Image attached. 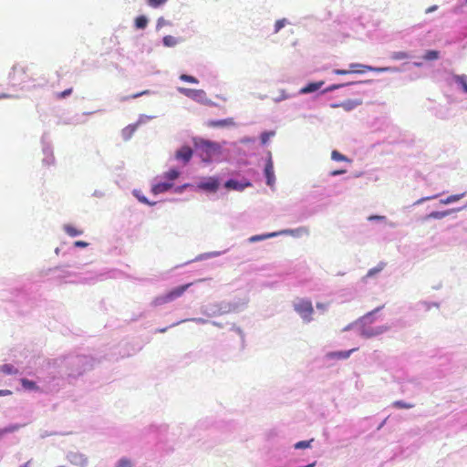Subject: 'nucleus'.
<instances>
[{
    "mask_svg": "<svg viewBox=\"0 0 467 467\" xmlns=\"http://www.w3.org/2000/svg\"><path fill=\"white\" fill-rule=\"evenodd\" d=\"M95 366L88 355L69 354L48 361V373L43 379L47 390H57L65 381L72 384Z\"/></svg>",
    "mask_w": 467,
    "mask_h": 467,
    "instance_id": "1",
    "label": "nucleus"
},
{
    "mask_svg": "<svg viewBox=\"0 0 467 467\" xmlns=\"http://www.w3.org/2000/svg\"><path fill=\"white\" fill-rule=\"evenodd\" d=\"M172 188H173V183L172 182H168V181H166V182H160L152 184V186H151V192L153 194L157 195V194H160V193L167 192H169Z\"/></svg>",
    "mask_w": 467,
    "mask_h": 467,
    "instance_id": "19",
    "label": "nucleus"
},
{
    "mask_svg": "<svg viewBox=\"0 0 467 467\" xmlns=\"http://www.w3.org/2000/svg\"><path fill=\"white\" fill-rule=\"evenodd\" d=\"M171 25V23L165 20L163 17H159L156 24V30L159 31L162 26Z\"/></svg>",
    "mask_w": 467,
    "mask_h": 467,
    "instance_id": "53",
    "label": "nucleus"
},
{
    "mask_svg": "<svg viewBox=\"0 0 467 467\" xmlns=\"http://www.w3.org/2000/svg\"><path fill=\"white\" fill-rule=\"evenodd\" d=\"M193 151L188 145H184L178 149L175 152V159L182 161L183 164H187L192 158Z\"/></svg>",
    "mask_w": 467,
    "mask_h": 467,
    "instance_id": "13",
    "label": "nucleus"
},
{
    "mask_svg": "<svg viewBox=\"0 0 467 467\" xmlns=\"http://www.w3.org/2000/svg\"><path fill=\"white\" fill-rule=\"evenodd\" d=\"M168 0H148V5L151 7L157 8L164 5Z\"/></svg>",
    "mask_w": 467,
    "mask_h": 467,
    "instance_id": "50",
    "label": "nucleus"
},
{
    "mask_svg": "<svg viewBox=\"0 0 467 467\" xmlns=\"http://www.w3.org/2000/svg\"><path fill=\"white\" fill-rule=\"evenodd\" d=\"M92 196L96 198H103L105 193L102 191L95 190L92 193Z\"/></svg>",
    "mask_w": 467,
    "mask_h": 467,
    "instance_id": "62",
    "label": "nucleus"
},
{
    "mask_svg": "<svg viewBox=\"0 0 467 467\" xmlns=\"http://www.w3.org/2000/svg\"><path fill=\"white\" fill-rule=\"evenodd\" d=\"M200 312L207 317H214L221 316L217 302L202 305L200 307Z\"/></svg>",
    "mask_w": 467,
    "mask_h": 467,
    "instance_id": "16",
    "label": "nucleus"
},
{
    "mask_svg": "<svg viewBox=\"0 0 467 467\" xmlns=\"http://www.w3.org/2000/svg\"><path fill=\"white\" fill-rule=\"evenodd\" d=\"M369 82H371V80L365 81L364 83H369ZM361 83H362L361 81H357V82H348V83H344V84H332V85L327 87L326 88H324L323 90H321L320 93L327 94L328 92H333V91L339 89L346 86L358 85V84H361Z\"/></svg>",
    "mask_w": 467,
    "mask_h": 467,
    "instance_id": "24",
    "label": "nucleus"
},
{
    "mask_svg": "<svg viewBox=\"0 0 467 467\" xmlns=\"http://www.w3.org/2000/svg\"><path fill=\"white\" fill-rule=\"evenodd\" d=\"M180 175V171L178 169L172 168L163 174V178L166 179L168 182H172L173 181L178 179Z\"/></svg>",
    "mask_w": 467,
    "mask_h": 467,
    "instance_id": "33",
    "label": "nucleus"
},
{
    "mask_svg": "<svg viewBox=\"0 0 467 467\" xmlns=\"http://www.w3.org/2000/svg\"><path fill=\"white\" fill-rule=\"evenodd\" d=\"M276 236H277L276 235V232L262 234H255V235L251 236L248 239V242L253 244V243H256V242H260V241H265V240H267V239H270V238H273V237H276Z\"/></svg>",
    "mask_w": 467,
    "mask_h": 467,
    "instance_id": "27",
    "label": "nucleus"
},
{
    "mask_svg": "<svg viewBox=\"0 0 467 467\" xmlns=\"http://www.w3.org/2000/svg\"><path fill=\"white\" fill-rule=\"evenodd\" d=\"M422 304L426 306L427 310H430L431 306L439 307V304L438 303L422 302Z\"/></svg>",
    "mask_w": 467,
    "mask_h": 467,
    "instance_id": "63",
    "label": "nucleus"
},
{
    "mask_svg": "<svg viewBox=\"0 0 467 467\" xmlns=\"http://www.w3.org/2000/svg\"><path fill=\"white\" fill-rule=\"evenodd\" d=\"M42 150L44 154L43 163L45 165H50L54 163L55 158L53 156V151L50 143L47 141V134L45 133L42 136Z\"/></svg>",
    "mask_w": 467,
    "mask_h": 467,
    "instance_id": "9",
    "label": "nucleus"
},
{
    "mask_svg": "<svg viewBox=\"0 0 467 467\" xmlns=\"http://www.w3.org/2000/svg\"><path fill=\"white\" fill-rule=\"evenodd\" d=\"M252 186V183L247 181H238L236 179H229L224 182V187L227 190H233V191H244L245 188Z\"/></svg>",
    "mask_w": 467,
    "mask_h": 467,
    "instance_id": "12",
    "label": "nucleus"
},
{
    "mask_svg": "<svg viewBox=\"0 0 467 467\" xmlns=\"http://www.w3.org/2000/svg\"><path fill=\"white\" fill-rule=\"evenodd\" d=\"M386 266V263L380 262L379 265L371 269H369L365 276V278H370L375 276L377 274L380 273Z\"/></svg>",
    "mask_w": 467,
    "mask_h": 467,
    "instance_id": "34",
    "label": "nucleus"
},
{
    "mask_svg": "<svg viewBox=\"0 0 467 467\" xmlns=\"http://www.w3.org/2000/svg\"><path fill=\"white\" fill-rule=\"evenodd\" d=\"M184 322H193V323H196V324H199V325H204V324L210 323V320L202 318V317L186 318V319L180 320V321H178L176 323H173L169 327H175L177 325H180L182 323H184Z\"/></svg>",
    "mask_w": 467,
    "mask_h": 467,
    "instance_id": "29",
    "label": "nucleus"
},
{
    "mask_svg": "<svg viewBox=\"0 0 467 467\" xmlns=\"http://www.w3.org/2000/svg\"><path fill=\"white\" fill-rule=\"evenodd\" d=\"M454 82L460 85L462 90L467 93V76L466 75H453Z\"/></svg>",
    "mask_w": 467,
    "mask_h": 467,
    "instance_id": "31",
    "label": "nucleus"
},
{
    "mask_svg": "<svg viewBox=\"0 0 467 467\" xmlns=\"http://www.w3.org/2000/svg\"><path fill=\"white\" fill-rule=\"evenodd\" d=\"M346 172V170H334L330 172V176L336 177L341 174H344Z\"/></svg>",
    "mask_w": 467,
    "mask_h": 467,
    "instance_id": "61",
    "label": "nucleus"
},
{
    "mask_svg": "<svg viewBox=\"0 0 467 467\" xmlns=\"http://www.w3.org/2000/svg\"><path fill=\"white\" fill-rule=\"evenodd\" d=\"M436 197H437V195L428 196V197H422V198H420V199L417 200V201L413 203V205H414V206H415V205H420V204L423 203L424 202L429 201V200L435 199Z\"/></svg>",
    "mask_w": 467,
    "mask_h": 467,
    "instance_id": "57",
    "label": "nucleus"
},
{
    "mask_svg": "<svg viewBox=\"0 0 467 467\" xmlns=\"http://www.w3.org/2000/svg\"><path fill=\"white\" fill-rule=\"evenodd\" d=\"M362 104L361 99H347L341 103H332L330 104V107L333 109L336 108H343L346 111H351L355 109L357 107L360 106Z\"/></svg>",
    "mask_w": 467,
    "mask_h": 467,
    "instance_id": "17",
    "label": "nucleus"
},
{
    "mask_svg": "<svg viewBox=\"0 0 467 467\" xmlns=\"http://www.w3.org/2000/svg\"><path fill=\"white\" fill-rule=\"evenodd\" d=\"M360 70L334 69L333 73L337 75H348L350 73H362Z\"/></svg>",
    "mask_w": 467,
    "mask_h": 467,
    "instance_id": "51",
    "label": "nucleus"
},
{
    "mask_svg": "<svg viewBox=\"0 0 467 467\" xmlns=\"http://www.w3.org/2000/svg\"><path fill=\"white\" fill-rule=\"evenodd\" d=\"M132 195L141 203L147 204L149 206H154L156 202H150L140 190L134 189L132 191Z\"/></svg>",
    "mask_w": 467,
    "mask_h": 467,
    "instance_id": "26",
    "label": "nucleus"
},
{
    "mask_svg": "<svg viewBox=\"0 0 467 467\" xmlns=\"http://www.w3.org/2000/svg\"><path fill=\"white\" fill-rule=\"evenodd\" d=\"M230 330L234 331L237 335H239L243 341L244 340L245 335H244V332L243 331V329L240 327L236 326L235 324H232Z\"/></svg>",
    "mask_w": 467,
    "mask_h": 467,
    "instance_id": "49",
    "label": "nucleus"
},
{
    "mask_svg": "<svg viewBox=\"0 0 467 467\" xmlns=\"http://www.w3.org/2000/svg\"><path fill=\"white\" fill-rule=\"evenodd\" d=\"M314 441V439L309 441H300L294 444V448L296 450H304L311 447V443Z\"/></svg>",
    "mask_w": 467,
    "mask_h": 467,
    "instance_id": "42",
    "label": "nucleus"
},
{
    "mask_svg": "<svg viewBox=\"0 0 467 467\" xmlns=\"http://www.w3.org/2000/svg\"><path fill=\"white\" fill-rule=\"evenodd\" d=\"M192 187L190 183H184L182 185L174 188L175 193H182L187 188Z\"/></svg>",
    "mask_w": 467,
    "mask_h": 467,
    "instance_id": "55",
    "label": "nucleus"
},
{
    "mask_svg": "<svg viewBox=\"0 0 467 467\" xmlns=\"http://www.w3.org/2000/svg\"><path fill=\"white\" fill-rule=\"evenodd\" d=\"M279 92H280V95L278 97L273 99V100L275 103H279L283 100H285V99H291L294 97V95L286 93L285 89H281Z\"/></svg>",
    "mask_w": 467,
    "mask_h": 467,
    "instance_id": "44",
    "label": "nucleus"
},
{
    "mask_svg": "<svg viewBox=\"0 0 467 467\" xmlns=\"http://www.w3.org/2000/svg\"><path fill=\"white\" fill-rule=\"evenodd\" d=\"M180 79L182 81L192 83V84H198L199 83V80L195 77L188 75V74H182L180 76Z\"/></svg>",
    "mask_w": 467,
    "mask_h": 467,
    "instance_id": "47",
    "label": "nucleus"
},
{
    "mask_svg": "<svg viewBox=\"0 0 467 467\" xmlns=\"http://www.w3.org/2000/svg\"><path fill=\"white\" fill-rule=\"evenodd\" d=\"M168 298H169V296H168V295H167V294H166V295H164V296H158V297H156V298L153 300L152 304H153L154 306H161V305H163V304L169 303V302H171V300H170V299H168Z\"/></svg>",
    "mask_w": 467,
    "mask_h": 467,
    "instance_id": "48",
    "label": "nucleus"
},
{
    "mask_svg": "<svg viewBox=\"0 0 467 467\" xmlns=\"http://www.w3.org/2000/svg\"><path fill=\"white\" fill-rule=\"evenodd\" d=\"M224 253H225V251H213V252H208V253L200 254L194 259L185 263V265H188V264H190L192 262H200V261L211 259V258H213V257H217V256H220V255L223 254Z\"/></svg>",
    "mask_w": 467,
    "mask_h": 467,
    "instance_id": "23",
    "label": "nucleus"
},
{
    "mask_svg": "<svg viewBox=\"0 0 467 467\" xmlns=\"http://www.w3.org/2000/svg\"><path fill=\"white\" fill-rule=\"evenodd\" d=\"M310 234L308 227L300 226L296 229H283L276 232L277 236L281 235H290L295 238H300L304 235L308 236Z\"/></svg>",
    "mask_w": 467,
    "mask_h": 467,
    "instance_id": "10",
    "label": "nucleus"
},
{
    "mask_svg": "<svg viewBox=\"0 0 467 467\" xmlns=\"http://www.w3.org/2000/svg\"><path fill=\"white\" fill-rule=\"evenodd\" d=\"M67 459L70 463L80 467H86L88 462V457L78 451H68L67 453Z\"/></svg>",
    "mask_w": 467,
    "mask_h": 467,
    "instance_id": "11",
    "label": "nucleus"
},
{
    "mask_svg": "<svg viewBox=\"0 0 467 467\" xmlns=\"http://www.w3.org/2000/svg\"><path fill=\"white\" fill-rule=\"evenodd\" d=\"M385 70L389 73H398L401 71L399 67H385Z\"/></svg>",
    "mask_w": 467,
    "mask_h": 467,
    "instance_id": "59",
    "label": "nucleus"
},
{
    "mask_svg": "<svg viewBox=\"0 0 467 467\" xmlns=\"http://www.w3.org/2000/svg\"><path fill=\"white\" fill-rule=\"evenodd\" d=\"M294 310L301 317L306 323H309L312 320V314L314 308L311 301L307 299L298 298L293 303Z\"/></svg>",
    "mask_w": 467,
    "mask_h": 467,
    "instance_id": "3",
    "label": "nucleus"
},
{
    "mask_svg": "<svg viewBox=\"0 0 467 467\" xmlns=\"http://www.w3.org/2000/svg\"><path fill=\"white\" fill-rule=\"evenodd\" d=\"M264 175L265 177V182L269 187H273L275 183V175L274 171V162L272 160L271 151L267 152V157L265 158V164L264 168Z\"/></svg>",
    "mask_w": 467,
    "mask_h": 467,
    "instance_id": "5",
    "label": "nucleus"
},
{
    "mask_svg": "<svg viewBox=\"0 0 467 467\" xmlns=\"http://www.w3.org/2000/svg\"><path fill=\"white\" fill-rule=\"evenodd\" d=\"M220 186L217 177H204L197 184V188L207 192H216Z\"/></svg>",
    "mask_w": 467,
    "mask_h": 467,
    "instance_id": "6",
    "label": "nucleus"
},
{
    "mask_svg": "<svg viewBox=\"0 0 467 467\" xmlns=\"http://www.w3.org/2000/svg\"><path fill=\"white\" fill-rule=\"evenodd\" d=\"M178 92L192 99V100L201 103L205 106H213L214 103L209 99L206 96V93L202 89H192L188 88L179 87L177 88Z\"/></svg>",
    "mask_w": 467,
    "mask_h": 467,
    "instance_id": "4",
    "label": "nucleus"
},
{
    "mask_svg": "<svg viewBox=\"0 0 467 467\" xmlns=\"http://www.w3.org/2000/svg\"><path fill=\"white\" fill-rule=\"evenodd\" d=\"M455 210L434 211V212H431V213L427 214L423 218V221H428L430 219L440 220V219H442V218L448 216L449 214H451Z\"/></svg>",
    "mask_w": 467,
    "mask_h": 467,
    "instance_id": "25",
    "label": "nucleus"
},
{
    "mask_svg": "<svg viewBox=\"0 0 467 467\" xmlns=\"http://www.w3.org/2000/svg\"><path fill=\"white\" fill-rule=\"evenodd\" d=\"M331 159L336 161H351L347 156L341 154L339 151L336 150L332 151Z\"/></svg>",
    "mask_w": 467,
    "mask_h": 467,
    "instance_id": "43",
    "label": "nucleus"
},
{
    "mask_svg": "<svg viewBox=\"0 0 467 467\" xmlns=\"http://www.w3.org/2000/svg\"><path fill=\"white\" fill-rule=\"evenodd\" d=\"M192 285V283H189V284H186V285H180V286H177L173 289H171L170 292L167 293L169 298L171 301H173L174 299L180 297L181 296H182L184 294V292Z\"/></svg>",
    "mask_w": 467,
    "mask_h": 467,
    "instance_id": "21",
    "label": "nucleus"
},
{
    "mask_svg": "<svg viewBox=\"0 0 467 467\" xmlns=\"http://www.w3.org/2000/svg\"><path fill=\"white\" fill-rule=\"evenodd\" d=\"M181 42V39L173 36H165L162 38V44L166 47H174Z\"/></svg>",
    "mask_w": 467,
    "mask_h": 467,
    "instance_id": "30",
    "label": "nucleus"
},
{
    "mask_svg": "<svg viewBox=\"0 0 467 467\" xmlns=\"http://www.w3.org/2000/svg\"><path fill=\"white\" fill-rule=\"evenodd\" d=\"M275 132L274 130L264 131L261 133L260 140L262 144H266L271 137H274Z\"/></svg>",
    "mask_w": 467,
    "mask_h": 467,
    "instance_id": "46",
    "label": "nucleus"
},
{
    "mask_svg": "<svg viewBox=\"0 0 467 467\" xmlns=\"http://www.w3.org/2000/svg\"><path fill=\"white\" fill-rule=\"evenodd\" d=\"M390 329V327L388 325L379 326L375 327H359V335L364 338H371L374 337H378L388 332Z\"/></svg>",
    "mask_w": 467,
    "mask_h": 467,
    "instance_id": "7",
    "label": "nucleus"
},
{
    "mask_svg": "<svg viewBox=\"0 0 467 467\" xmlns=\"http://www.w3.org/2000/svg\"><path fill=\"white\" fill-rule=\"evenodd\" d=\"M383 307L384 306H380L376 307L372 311L368 312L364 316L358 318L356 320V323H359V327H362L363 326L367 327L368 325L374 323L376 319L375 315L379 313L381 309H383Z\"/></svg>",
    "mask_w": 467,
    "mask_h": 467,
    "instance_id": "14",
    "label": "nucleus"
},
{
    "mask_svg": "<svg viewBox=\"0 0 467 467\" xmlns=\"http://www.w3.org/2000/svg\"><path fill=\"white\" fill-rule=\"evenodd\" d=\"M356 350H357V348H352L349 350H339V351L327 352L325 355V359H327V360L348 359L350 357V355Z\"/></svg>",
    "mask_w": 467,
    "mask_h": 467,
    "instance_id": "18",
    "label": "nucleus"
},
{
    "mask_svg": "<svg viewBox=\"0 0 467 467\" xmlns=\"http://www.w3.org/2000/svg\"><path fill=\"white\" fill-rule=\"evenodd\" d=\"M287 23L286 19H280L275 22V33L279 32Z\"/></svg>",
    "mask_w": 467,
    "mask_h": 467,
    "instance_id": "52",
    "label": "nucleus"
},
{
    "mask_svg": "<svg viewBox=\"0 0 467 467\" xmlns=\"http://www.w3.org/2000/svg\"><path fill=\"white\" fill-rule=\"evenodd\" d=\"M148 17L146 16L141 15L135 18L134 25L137 29H145L148 26Z\"/></svg>",
    "mask_w": 467,
    "mask_h": 467,
    "instance_id": "32",
    "label": "nucleus"
},
{
    "mask_svg": "<svg viewBox=\"0 0 467 467\" xmlns=\"http://www.w3.org/2000/svg\"><path fill=\"white\" fill-rule=\"evenodd\" d=\"M63 228L64 231L71 237H77L83 234L81 230H78L70 224H65Z\"/></svg>",
    "mask_w": 467,
    "mask_h": 467,
    "instance_id": "38",
    "label": "nucleus"
},
{
    "mask_svg": "<svg viewBox=\"0 0 467 467\" xmlns=\"http://www.w3.org/2000/svg\"><path fill=\"white\" fill-rule=\"evenodd\" d=\"M0 371L5 375H16L18 373V369L12 364L0 365Z\"/></svg>",
    "mask_w": 467,
    "mask_h": 467,
    "instance_id": "36",
    "label": "nucleus"
},
{
    "mask_svg": "<svg viewBox=\"0 0 467 467\" xmlns=\"http://www.w3.org/2000/svg\"><path fill=\"white\" fill-rule=\"evenodd\" d=\"M144 118L145 119H152L153 117L147 116V115H140L139 118V120L135 124L129 125L126 128H124L121 131V136L124 140L127 141L132 137V135L135 132V130H137L138 126L143 122L142 119H144Z\"/></svg>",
    "mask_w": 467,
    "mask_h": 467,
    "instance_id": "15",
    "label": "nucleus"
},
{
    "mask_svg": "<svg viewBox=\"0 0 467 467\" xmlns=\"http://www.w3.org/2000/svg\"><path fill=\"white\" fill-rule=\"evenodd\" d=\"M74 245L76 247L85 248V247H87L88 245V244L87 242H85V241H76L74 243Z\"/></svg>",
    "mask_w": 467,
    "mask_h": 467,
    "instance_id": "60",
    "label": "nucleus"
},
{
    "mask_svg": "<svg viewBox=\"0 0 467 467\" xmlns=\"http://www.w3.org/2000/svg\"><path fill=\"white\" fill-rule=\"evenodd\" d=\"M362 67L364 68L362 71L364 72L365 70H368V71H375V72H386L385 70V67H371V66H362Z\"/></svg>",
    "mask_w": 467,
    "mask_h": 467,
    "instance_id": "54",
    "label": "nucleus"
},
{
    "mask_svg": "<svg viewBox=\"0 0 467 467\" xmlns=\"http://www.w3.org/2000/svg\"><path fill=\"white\" fill-rule=\"evenodd\" d=\"M411 57H413V56L405 51H395V52H392L390 55V58L393 60H402V59L411 58Z\"/></svg>",
    "mask_w": 467,
    "mask_h": 467,
    "instance_id": "35",
    "label": "nucleus"
},
{
    "mask_svg": "<svg viewBox=\"0 0 467 467\" xmlns=\"http://www.w3.org/2000/svg\"><path fill=\"white\" fill-rule=\"evenodd\" d=\"M72 91H73L72 88H67L64 91H62L61 93H59L58 98L66 99L67 97H68L72 94Z\"/></svg>",
    "mask_w": 467,
    "mask_h": 467,
    "instance_id": "58",
    "label": "nucleus"
},
{
    "mask_svg": "<svg viewBox=\"0 0 467 467\" xmlns=\"http://www.w3.org/2000/svg\"><path fill=\"white\" fill-rule=\"evenodd\" d=\"M422 58L428 61L436 60L440 58V52L437 50H427L422 56Z\"/></svg>",
    "mask_w": 467,
    "mask_h": 467,
    "instance_id": "40",
    "label": "nucleus"
},
{
    "mask_svg": "<svg viewBox=\"0 0 467 467\" xmlns=\"http://www.w3.org/2000/svg\"><path fill=\"white\" fill-rule=\"evenodd\" d=\"M355 326H359V323H356V321L352 322V323L348 324L343 330L348 331V330L352 329Z\"/></svg>",
    "mask_w": 467,
    "mask_h": 467,
    "instance_id": "64",
    "label": "nucleus"
},
{
    "mask_svg": "<svg viewBox=\"0 0 467 467\" xmlns=\"http://www.w3.org/2000/svg\"><path fill=\"white\" fill-rule=\"evenodd\" d=\"M465 194H466V192H463L461 194L450 195L446 199H441L440 202L442 204H451V203L459 201L460 199H462Z\"/></svg>",
    "mask_w": 467,
    "mask_h": 467,
    "instance_id": "39",
    "label": "nucleus"
},
{
    "mask_svg": "<svg viewBox=\"0 0 467 467\" xmlns=\"http://www.w3.org/2000/svg\"><path fill=\"white\" fill-rule=\"evenodd\" d=\"M207 125L212 128H224V127L235 126V122L234 121V119L228 118V119H224L209 120Z\"/></svg>",
    "mask_w": 467,
    "mask_h": 467,
    "instance_id": "22",
    "label": "nucleus"
},
{
    "mask_svg": "<svg viewBox=\"0 0 467 467\" xmlns=\"http://www.w3.org/2000/svg\"><path fill=\"white\" fill-rule=\"evenodd\" d=\"M392 406L397 409H411L414 407V404L403 400H396L392 403Z\"/></svg>",
    "mask_w": 467,
    "mask_h": 467,
    "instance_id": "45",
    "label": "nucleus"
},
{
    "mask_svg": "<svg viewBox=\"0 0 467 467\" xmlns=\"http://www.w3.org/2000/svg\"><path fill=\"white\" fill-rule=\"evenodd\" d=\"M217 303L221 316L231 312H238L241 309L244 308L246 305V302H243L240 304L237 302L221 301Z\"/></svg>",
    "mask_w": 467,
    "mask_h": 467,
    "instance_id": "8",
    "label": "nucleus"
},
{
    "mask_svg": "<svg viewBox=\"0 0 467 467\" xmlns=\"http://www.w3.org/2000/svg\"><path fill=\"white\" fill-rule=\"evenodd\" d=\"M26 424L15 423V424H10V425H8V426H6L5 428H0V430H1L2 434L4 436L5 434L12 433V432L19 431Z\"/></svg>",
    "mask_w": 467,
    "mask_h": 467,
    "instance_id": "37",
    "label": "nucleus"
},
{
    "mask_svg": "<svg viewBox=\"0 0 467 467\" xmlns=\"http://www.w3.org/2000/svg\"><path fill=\"white\" fill-rule=\"evenodd\" d=\"M368 221H375V222H386L387 218L383 215H370L368 218Z\"/></svg>",
    "mask_w": 467,
    "mask_h": 467,
    "instance_id": "56",
    "label": "nucleus"
},
{
    "mask_svg": "<svg viewBox=\"0 0 467 467\" xmlns=\"http://www.w3.org/2000/svg\"><path fill=\"white\" fill-rule=\"evenodd\" d=\"M134 463L128 457H121L115 464V467H133Z\"/></svg>",
    "mask_w": 467,
    "mask_h": 467,
    "instance_id": "41",
    "label": "nucleus"
},
{
    "mask_svg": "<svg viewBox=\"0 0 467 467\" xmlns=\"http://www.w3.org/2000/svg\"><path fill=\"white\" fill-rule=\"evenodd\" d=\"M193 143L196 150H201L202 153L205 155V157L202 158V161L205 162H210L213 157L219 156L223 153L222 144L219 142L202 138H194Z\"/></svg>",
    "mask_w": 467,
    "mask_h": 467,
    "instance_id": "2",
    "label": "nucleus"
},
{
    "mask_svg": "<svg viewBox=\"0 0 467 467\" xmlns=\"http://www.w3.org/2000/svg\"><path fill=\"white\" fill-rule=\"evenodd\" d=\"M22 387L29 391H39L40 388L36 385V383L28 379H21L20 380Z\"/></svg>",
    "mask_w": 467,
    "mask_h": 467,
    "instance_id": "28",
    "label": "nucleus"
},
{
    "mask_svg": "<svg viewBox=\"0 0 467 467\" xmlns=\"http://www.w3.org/2000/svg\"><path fill=\"white\" fill-rule=\"evenodd\" d=\"M325 82L323 80L317 82H309L305 87L299 89V95L310 94L317 91L319 88L323 87Z\"/></svg>",
    "mask_w": 467,
    "mask_h": 467,
    "instance_id": "20",
    "label": "nucleus"
}]
</instances>
